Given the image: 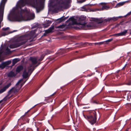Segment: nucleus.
Masks as SVG:
<instances>
[{"label":"nucleus","instance_id":"63","mask_svg":"<svg viewBox=\"0 0 131 131\" xmlns=\"http://www.w3.org/2000/svg\"><path fill=\"white\" fill-rule=\"evenodd\" d=\"M26 81L24 82V83H25L26 82Z\"/></svg>","mask_w":131,"mask_h":131},{"label":"nucleus","instance_id":"62","mask_svg":"<svg viewBox=\"0 0 131 131\" xmlns=\"http://www.w3.org/2000/svg\"><path fill=\"white\" fill-rule=\"evenodd\" d=\"M2 130H3V129H4V128H3V127H2Z\"/></svg>","mask_w":131,"mask_h":131},{"label":"nucleus","instance_id":"49","mask_svg":"<svg viewBox=\"0 0 131 131\" xmlns=\"http://www.w3.org/2000/svg\"><path fill=\"white\" fill-rule=\"evenodd\" d=\"M130 71H129V74L131 75V68L130 69Z\"/></svg>","mask_w":131,"mask_h":131},{"label":"nucleus","instance_id":"28","mask_svg":"<svg viewBox=\"0 0 131 131\" xmlns=\"http://www.w3.org/2000/svg\"><path fill=\"white\" fill-rule=\"evenodd\" d=\"M83 21H84V22H83V23H82L81 22H80L79 23V24L82 25L83 26H85V25H86V23H85L84 20H83Z\"/></svg>","mask_w":131,"mask_h":131},{"label":"nucleus","instance_id":"38","mask_svg":"<svg viewBox=\"0 0 131 131\" xmlns=\"http://www.w3.org/2000/svg\"><path fill=\"white\" fill-rule=\"evenodd\" d=\"M9 29V27H7L6 28H3L2 29L4 31H6L8 30Z\"/></svg>","mask_w":131,"mask_h":131},{"label":"nucleus","instance_id":"15","mask_svg":"<svg viewBox=\"0 0 131 131\" xmlns=\"http://www.w3.org/2000/svg\"><path fill=\"white\" fill-rule=\"evenodd\" d=\"M68 17H64L63 16L59 19H58L57 20L58 21V22L59 23H60L64 21L68 18Z\"/></svg>","mask_w":131,"mask_h":131},{"label":"nucleus","instance_id":"61","mask_svg":"<svg viewBox=\"0 0 131 131\" xmlns=\"http://www.w3.org/2000/svg\"><path fill=\"white\" fill-rule=\"evenodd\" d=\"M5 99V100H7V99H6V97H5V98H4V99Z\"/></svg>","mask_w":131,"mask_h":131},{"label":"nucleus","instance_id":"2","mask_svg":"<svg viewBox=\"0 0 131 131\" xmlns=\"http://www.w3.org/2000/svg\"><path fill=\"white\" fill-rule=\"evenodd\" d=\"M83 115L91 124L93 125L96 122L97 115L95 111H89L85 112L83 114Z\"/></svg>","mask_w":131,"mask_h":131},{"label":"nucleus","instance_id":"58","mask_svg":"<svg viewBox=\"0 0 131 131\" xmlns=\"http://www.w3.org/2000/svg\"><path fill=\"white\" fill-rule=\"evenodd\" d=\"M56 93H53L52 95V96H53V95H54Z\"/></svg>","mask_w":131,"mask_h":131},{"label":"nucleus","instance_id":"57","mask_svg":"<svg viewBox=\"0 0 131 131\" xmlns=\"http://www.w3.org/2000/svg\"><path fill=\"white\" fill-rule=\"evenodd\" d=\"M28 111H27V112H26L25 113V114L24 115H25L27 113H28Z\"/></svg>","mask_w":131,"mask_h":131},{"label":"nucleus","instance_id":"42","mask_svg":"<svg viewBox=\"0 0 131 131\" xmlns=\"http://www.w3.org/2000/svg\"><path fill=\"white\" fill-rule=\"evenodd\" d=\"M131 14V11L130 12L128 13L125 16V17H126L127 16L130 15Z\"/></svg>","mask_w":131,"mask_h":131},{"label":"nucleus","instance_id":"40","mask_svg":"<svg viewBox=\"0 0 131 131\" xmlns=\"http://www.w3.org/2000/svg\"><path fill=\"white\" fill-rule=\"evenodd\" d=\"M58 7H59L60 8H64V6H63L62 5H59Z\"/></svg>","mask_w":131,"mask_h":131},{"label":"nucleus","instance_id":"41","mask_svg":"<svg viewBox=\"0 0 131 131\" xmlns=\"http://www.w3.org/2000/svg\"><path fill=\"white\" fill-rule=\"evenodd\" d=\"M113 40V39L112 38L111 39H109L106 41V42H109Z\"/></svg>","mask_w":131,"mask_h":131},{"label":"nucleus","instance_id":"64","mask_svg":"<svg viewBox=\"0 0 131 131\" xmlns=\"http://www.w3.org/2000/svg\"><path fill=\"white\" fill-rule=\"evenodd\" d=\"M30 110H29L28 111V112L30 111Z\"/></svg>","mask_w":131,"mask_h":131},{"label":"nucleus","instance_id":"45","mask_svg":"<svg viewBox=\"0 0 131 131\" xmlns=\"http://www.w3.org/2000/svg\"><path fill=\"white\" fill-rule=\"evenodd\" d=\"M94 73H92L91 74H89L88 75V76L90 77V76H91L92 75H94Z\"/></svg>","mask_w":131,"mask_h":131},{"label":"nucleus","instance_id":"20","mask_svg":"<svg viewBox=\"0 0 131 131\" xmlns=\"http://www.w3.org/2000/svg\"><path fill=\"white\" fill-rule=\"evenodd\" d=\"M120 17H114L112 18H110L108 19L107 20H106V22L107 21V20L108 21H110L111 20H113V21H115L117 20H118V18H119Z\"/></svg>","mask_w":131,"mask_h":131},{"label":"nucleus","instance_id":"16","mask_svg":"<svg viewBox=\"0 0 131 131\" xmlns=\"http://www.w3.org/2000/svg\"><path fill=\"white\" fill-rule=\"evenodd\" d=\"M41 4H37V6H36L34 4H33L34 7L36 8L37 11L38 13L40 11L41 6L40 7H39V5H41Z\"/></svg>","mask_w":131,"mask_h":131},{"label":"nucleus","instance_id":"54","mask_svg":"<svg viewBox=\"0 0 131 131\" xmlns=\"http://www.w3.org/2000/svg\"><path fill=\"white\" fill-rule=\"evenodd\" d=\"M85 57V56H81V58H83L84 57Z\"/></svg>","mask_w":131,"mask_h":131},{"label":"nucleus","instance_id":"13","mask_svg":"<svg viewBox=\"0 0 131 131\" xmlns=\"http://www.w3.org/2000/svg\"><path fill=\"white\" fill-rule=\"evenodd\" d=\"M30 60L33 64H36L37 63L38 59L36 58L30 57Z\"/></svg>","mask_w":131,"mask_h":131},{"label":"nucleus","instance_id":"14","mask_svg":"<svg viewBox=\"0 0 131 131\" xmlns=\"http://www.w3.org/2000/svg\"><path fill=\"white\" fill-rule=\"evenodd\" d=\"M17 74L16 73H15L14 72L12 71H10L8 74V77H15Z\"/></svg>","mask_w":131,"mask_h":131},{"label":"nucleus","instance_id":"36","mask_svg":"<svg viewBox=\"0 0 131 131\" xmlns=\"http://www.w3.org/2000/svg\"><path fill=\"white\" fill-rule=\"evenodd\" d=\"M21 118L23 120H24L25 119V115H24L22 116L21 117Z\"/></svg>","mask_w":131,"mask_h":131},{"label":"nucleus","instance_id":"24","mask_svg":"<svg viewBox=\"0 0 131 131\" xmlns=\"http://www.w3.org/2000/svg\"><path fill=\"white\" fill-rule=\"evenodd\" d=\"M127 30H125L124 31L122 32H121L122 36H125L127 33Z\"/></svg>","mask_w":131,"mask_h":131},{"label":"nucleus","instance_id":"43","mask_svg":"<svg viewBox=\"0 0 131 131\" xmlns=\"http://www.w3.org/2000/svg\"><path fill=\"white\" fill-rule=\"evenodd\" d=\"M86 26L88 28H91L92 27V26L90 24H88L86 25Z\"/></svg>","mask_w":131,"mask_h":131},{"label":"nucleus","instance_id":"10","mask_svg":"<svg viewBox=\"0 0 131 131\" xmlns=\"http://www.w3.org/2000/svg\"><path fill=\"white\" fill-rule=\"evenodd\" d=\"M40 63H39L35 67L34 66H32V65H30V68L28 70V72L30 73V74H31L32 73L33 71H34L35 69V67H37L38 65H39Z\"/></svg>","mask_w":131,"mask_h":131},{"label":"nucleus","instance_id":"6","mask_svg":"<svg viewBox=\"0 0 131 131\" xmlns=\"http://www.w3.org/2000/svg\"><path fill=\"white\" fill-rule=\"evenodd\" d=\"M11 61H8L5 62H2L0 64V68L3 69L5 68L7 66L10 64L11 63Z\"/></svg>","mask_w":131,"mask_h":131},{"label":"nucleus","instance_id":"47","mask_svg":"<svg viewBox=\"0 0 131 131\" xmlns=\"http://www.w3.org/2000/svg\"><path fill=\"white\" fill-rule=\"evenodd\" d=\"M53 129L54 130H55V129H62L63 128H55L53 127Z\"/></svg>","mask_w":131,"mask_h":131},{"label":"nucleus","instance_id":"7","mask_svg":"<svg viewBox=\"0 0 131 131\" xmlns=\"http://www.w3.org/2000/svg\"><path fill=\"white\" fill-rule=\"evenodd\" d=\"M54 29V27L53 26H51L47 30H45V33L42 36V37L43 36H47V34L53 32L52 30Z\"/></svg>","mask_w":131,"mask_h":131},{"label":"nucleus","instance_id":"32","mask_svg":"<svg viewBox=\"0 0 131 131\" xmlns=\"http://www.w3.org/2000/svg\"><path fill=\"white\" fill-rule=\"evenodd\" d=\"M44 58V56L43 55H41L40 57V58L38 59V60L39 61H41Z\"/></svg>","mask_w":131,"mask_h":131},{"label":"nucleus","instance_id":"56","mask_svg":"<svg viewBox=\"0 0 131 131\" xmlns=\"http://www.w3.org/2000/svg\"><path fill=\"white\" fill-rule=\"evenodd\" d=\"M28 111H27V112H26L25 113V114L24 115H25L27 113H28Z\"/></svg>","mask_w":131,"mask_h":131},{"label":"nucleus","instance_id":"29","mask_svg":"<svg viewBox=\"0 0 131 131\" xmlns=\"http://www.w3.org/2000/svg\"><path fill=\"white\" fill-rule=\"evenodd\" d=\"M109 7L108 6H106V5H104L103 6H102V9L103 10H104V9H107L108 8H109Z\"/></svg>","mask_w":131,"mask_h":131},{"label":"nucleus","instance_id":"31","mask_svg":"<svg viewBox=\"0 0 131 131\" xmlns=\"http://www.w3.org/2000/svg\"><path fill=\"white\" fill-rule=\"evenodd\" d=\"M112 36H117V37L122 36V35H121V32L118 33H117V34H113Z\"/></svg>","mask_w":131,"mask_h":131},{"label":"nucleus","instance_id":"1","mask_svg":"<svg viewBox=\"0 0 131 131\" xmlns=\"http://www.w3.org/2000/svg\"><path fill=\"white\" fill-rule=\"evenodd\" d=\"M12 15L11 19L9 16L8 17V20L11 21L21 22L30 20L35 18L34 14H30L25 9H21L20 11L19 9H16L13 12Z\"/></svg>","mask_w":131,"mask_h":131},{"label":"nucleus","instance_id":"39","mask_svg":"<svg viewBox=\"0 0 131 131\" xmlns=\"http://www.w3.org/2000/svg\"><path fill=\"white\" fill-rule=\"evenodd\" d=\"M103 43V42H100L98 43H95V44H97V45H101Z\"/></svg>","mask_w":131,"mask_h":131},{"label":"nucleus","instance_id":"30","mask_svg":"<svg viewBox=\"0 0 131 131\" xmlns=\"http://www.w3.org/2000/svg\"><path fill=\"white\" fill-rule=\"evenodd\" d=\"M8 34L6 33L5 32H3L1 34V36H0V37L2 36H4L5 35H8Z\"/></svg>","mask_w":131,"mask_h":131},{"label":"nucleus","instance_id":"5","mask_svg":"<svg viewBox=\"0 0 131 131\" xmlns=\"http://www.w3.org/2000/svg\"><path fill=\"white\" fill-rule=\"evenodd\" d=\"M28 1V0H20L18 2L17 4L18 6L20 9V10H19L20 11L21 10L22 7L25 6L27 4Z\"/></svg>","mask_w":131,"mask_h":131},{"label":"nucleus","instance_id":"22","mask_svg":"<svg viewBox=\"0 0 131 131\" xmlns=\"http://www.w3.org/2000/svg\"><path fill=\"white\" fill-rule=\"evenodd\" d=\"M125 84L128 85H131V79H128L126 81Z\"/></svg>","mask_w":131,"mask_h":131},{"label":"nucleus","instance_id":"19","mask_svg":"<svg viewBox=\"0 0 131 131\" xmlns=\"http://www.w3.org/2000/svg\"><path fill=\"white\" fill-rule=\"evenodd\" d=\"M94 21L97 22L98 24L101 23L103 22V19L102 18H95Z\"/></svg>","mask_w":131,"mask_h":131},{"label":"nucleus","instance_id":"3","mask_svg":"<svg viewBox=\"0 0 131 131\" xmlns=\"http://www.w3.org/2000/svg\"><path fill=\"white\" fill-rule=\"evenodd\" d=\"M26 38V37L24 36H22L18 38L17 40L19 41H22L20 42H16L11 44L9 45V47L10 48H14L24 45L27 42L26 40H25Z\"/></svg>","mask_w":131,"mask_h":131},{"label":"nucleus","instance_id":"18","mask_svg":"<svg viewBox=\"0 0 131 131\" xmlns=\"http://www.w3.org/2000/svg\"><path fill=\"white\" fill-rule=\"evenodd\" d=\"M28 72H27L26 70L24 71L22 75L24 78L26 79L28 77Z\"/></svg>","mask_w":131,"mask_h":131},{"label":"nucleus","instance_id":"9","mask_svg":"<svg viewBox=\"0 0 131 131\" xmlns=\"http://www.w3.org/2000/svg\"><path fill=\"white\" fill-rule=\"evenodd\" d=\"M24 69V67L22 65H19L18 66L16 69V73L17 74L23 71Z\"/></svg>","mask_w":131,"mask_h":131},{"label":"nucleus","instance_id":"37","mask_svg":"<svg viewBox=\"0 0 131 131\" xmlns=\"http://www.w3.org/2000/svg\"><path fill=\"white\" fill-rule=\"evenodd\" d=\"M61 102H59V104L58 105H57L56 106V107H55L54 108H53V107L52 111H53L54 109H55V108H56V107H58L59 106H60V104H61Z\"/></svg>","mask_w":131,"mask_h":131},{"label":"nucleus","instance_id":"33","mask_svg":"<svg viewBox=\"0 0 131 131\" xmlns=\"http://www.w3.org/2000/svg\"><path fill=\"white\" fill-rule=\"evenodd\" d=\"M64 27V26L63 25H61L58 26L57 28H63Z\"/></svg>","mask_w":131,"mask_h":131},{"label":"nucleus","instance_id":"26","mask_svg":"<svg viewBox=\"0 0 131 131\" xmlns=\"http://www.w3.org/2000/svg\"><path fill=\"white\" fill-rule=\"evenodd\" d=\"M14 87H13L8 91V92L7 96H9L13 90L14 89Z\"/></svg>","mask_w":131,"mask_h":131},{"label":"nucleus","instance_id":"53","mask_svg":"<svg viewBox=\"0 0 131 131\" xmlns=\"http://www.w3.org/2000/svg\"><path fill=\"white\" fill-rule=\"evenodd\" d=\"M88 42H85V43H84V44H86V45H87V44H88Z\"/></svg>","mask_w":131,"mask_h":131},{"label":"nucleus","instance_id":"44","mask_svg":"<svg viewBox=\"0 0 131 131\" xmlns=\"http://www.w3.org/2000/svg\"><path fill=\"white\" fill-rule=\"evenodd\" d=\"M26 131H33V130L30 128H28L26 129Z\"/></svg>","mask_w":131,"mask_h":131},{"label":"nucleus","instance_id":"12","mask_svg":"<svg viewBox=\"0 0 131 131\" xmlns=\"http://www.w3.org/2000/svg\"><path fill=\"white\" fill-rule=\"evenodd\" d=\"M58 3L59 4H61L63 5L64 6V9H68L69 7V5L68 3V2H67V3H65L64 2H63L62 1V2H60V1L58 2Z\"/></svg>","mask_w":131,"mask_h":131},{"label":"nucleus","instance_id":"51","mask_svg":"<svg viewBox=\"0 0 131 131\" xmlns=\"http://www.w3.org/2000/svg\"><path fill=\"white\" fill-rule=\"evenodd\" d=\"M125 68L124 67L122 68V70H125Z\"/></svg>","mask_w":131,"mask_h":131},{"label":"nucleus","instance_id":"34","mask_svg":"<svg viewBox=\"0 0 131 131\" xmlns=\"http://www.w3.org/2000/svg\"><path fill=\"white\" fill-rule=\"evenodd\" d=\"M99 102L97 100H95L93 101V103L97 104H99Z\"/></svg>","mask_w":131,"mask_h":131},{"label":"nucleus","instance_id":"21","mask_svg":"<svg viewBox=\"0 0 131 131\" xmlns=\"http://www.w3.org/2000/svg\"><path fill=\"white\" fill-rule=\"evenodd\" d=\"M41 2L40 1L38 2V0H33V4H34L36 6H37V4H41Z\"/></svg>","mask_w":131,"mask_h":131},{"label":"nucleus","instance_id":"25","mask_svg":"<svg viewBox=\"0 0 131 131\" xmlns=\"http://www.w3.org/2000/svg\"><path fill=\"white\" fill-rule=\"evenodd\" d=\"M5 51H6L7 54H8L11 53V52L10 51V49L7 47L5 50Z\"/></svg>","mask_w":131,"mask_h":131},{"label":"nucleus","instance_id":"60","mask_svg":"<svg viewBox=\"0 0 131 131\" xmlns=\"http://www.w3.org/2000/svg\"><path fill=\"white\" fill-rule=\"evenodd\" d=\"M2 101H0V104L2 102Z\"/></svg>","mask_w":131,"mask_h":131},{"label":"nucleus","instance_id":"59","mask_svg":"<svg viewBox=\"0 0 131 131\" xmlns=\"http://www.w3.org/2000/svg\"><path fill=\"white\" fill-rule=\"evenodd\" d=\"M46 131H49V130L48 129H46Z\"/></svg>","mask_w":131,"mask_h":131},{"label":"nucleus","instance_id":"4","mask_svg":"<svg viewBox=\"0 0 131 131\" xmlns=\"http://www.w3.org/2000/svg\"><path fill=\"white\" fill-rule=\"evenodd\" d=\"M7 0H2L0 5V28H1V23L3 20L4 6Z\"/></svg>","mask_w":131,"mask_h":131},{"label":"nucleus","instance_id":"17","mask_svg":"<svg viewBox=\"0 0 131 131\" xmlns=\"http://www.w3.org/2000/svg\"><path fill=\"white\" fill-rule=\"evenodd\" d=\"M20 60L19 58H16L13 59L12 60V66H14Z\"/></svg>","mask_w":131,"mask_h":131},{"label":"nucleus","instance_id":"27","mask_svg":"<svg viewBox=\"0 0 131 131\" xmlns=\"http://www.w3.org/2000/svg\"><path fill=\"white\" fill-rule=\"evenodd\" d=\"M124 2L119 3L116 5V6L118 7L122 6L124 4Z\"/></svg>","mask_w":131,"mask_h":131},{"label":"nucleus","instance_id":"11","mask_svg":"<svg viewBox=\"0 0 131 131\" xmlns=\"http://www.w3.org/2000/svg\"><path fill=\"white\" fill-rule=\"evenodd\" d=\"M70 21H72V25H74L78 24L76 20L73 17H70L69 19L66 21L67 22H69Z\"/></svg>","mask_w":131,"mask_h":131},{"label":"nucleus","instance_id":"48","mask_svg":"<svg viewBox=\"0 0 131 131\" xmlns=\"http://www.w3.org/2000/svg\"><path fill=\"white\" fill-rule=\"evenodd\" d=\"M58 69L57 68H55L54 69H53V71L52 72V73H51V74L54 72V71H56V70H57V69Z\"/></svg>","mask_w":131,"mask_h":131},{"label":"nucleus","instance_id":"50","mask_svg":"<svg viewBox=\"0 0 131 131\" xmlns=\"http://www.w3.org/2000/svg\"><path fill=\"white\" fill-rule=\"evenodd\" d=\"M127 63H126V64L125 65V66H124V67L125 68H126V66H127Z\"/></svg>","mask_w":131,"mask_h":131},{"label":"nucleus","instance_id":"52","mask_svg":"<svg viewBox=\"0 0 131 131\" xmlns=\"http://www.w3.org/2000/svg\"><path fill=\"white\" fill-rule=\"evenodd\" d=\"M1 60V54H0V60Z\"/></svg>","mask_w":131,"mask_h":131},{"label":"nucleus","instance_id":"8","mask_svg":"<svg viewBox=\"0 0 131 131\" xmlns=\"http://www.w3.org/2000/svg\"><path fill=\"white\" fill-rule=\"evenodd\" d=\"M11 85V83L7 84V85L3 87L0 90V94L5 92Z\"/></svg>","mask_w":131,"mask_h":131},{"label":"nucleus","instance_id":"35","mask_svg":"<svg viewBox=\"0 0 131 131\" xmlns=\"http://www.w3.org/2000/svg\"><path fill=\"white\" fill-rule=\"evenodd\" d=\"M23 80L22 79L20 80L16 84V85L17 86Z\"/></svg>","mask_w":131,"mask_h":131},{"label":"nucleus","instance_id":"55","mask_svg":"<svg viewBox=\"0 0 131 131\" xmlns=\"http://www.w3.org/2000/svg\"><path fill=\"white\" fill-rule=\"evenodd\" d=\"M39 129V128H37V131H39L38 130Z\"/></svg>","mask_w":131,"mask_h":131},{"label":"nucleus","instance_id":"23","mask_svg":"<svg viewBox=\"0 0 131 131\" xmlns=\"http://www.w3.org/2000/svg\"><path fill=\"white\" fill-rule=\"evenodd\" d=\"M65 52V51L64 50H62L60 51L58 53V55H62Z\"/></svg>","mask_w":131,"mask_h":131},{"label":"nucleus","instance_id":"46","mask_svg":"<svg viewBox=\"0 0 131 131\" xmlns=\"http://www.w3.org/2000/svg\"><path fill=\"white\" fill-rule=\"evenodd\" d=\"M106 4V3H101L100 4H101V5H105Z\"/></svg>","mask_w":131,"mask_h":131}]
</instances>
